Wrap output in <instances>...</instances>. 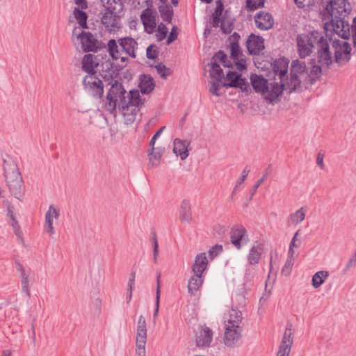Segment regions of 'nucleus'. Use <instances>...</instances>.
<instances>
[{
	"label": "nucleus",
	"mask_w": 356,
	"mask_h": 356,
	"mask_svg": "<svg viewBox=\"0 0 356 356\" xmlns=\"http://www.w3.org/2000/svg\"><path fill=\"white\" fill-rule=\"evenodd\" d=\"M251 85L257 93L270 103L277 102L283 92V88L277 82L268 83V80L261 75L252 74L250 76Z\"/></svg>",
	"instance_id": "f257e3e1"
},
{
	"label": "nucleus",
	"mask_w": 356,
	"mask_h": 356,
	"mask_svg": "<svg viewBox=\"0 0 356 356\" xmlns=\"http://www.w3.org/2000/svg\"><path fill=\"white\" fill-rule=\"evenodd\" d=\"M325 31L327 37L332 38L334 34L343 39L351 37L354 46H356V17L352 24L344 20V18H332L330 22L325 23ZM330 40H332L330 38Z\"/></svg>",
	"instance_id": "f03ea898"
},
{
	"label": "nucleus",
	"mask_w": 356,
	"mask_h": 356,
	"mask_svg": "<svg viewBox=\"0 0 356 356\" xmlns=\"http://www.w3.org/2000/svg\"><path fill=\"white\" fill-rule=\"evenodd\" d=\"M108 84L111 87L106 95V109L108 111H115L116 108L122 110L127 108V92L122 83L117 80L112 79Z\"/></svg>",
	"instance_id": "7ed1b4c3"
},
{
	"label": "nucleus",
	"mask_w": 356,
	"mask_h": 356,
	"mask_svg": "<svg viewBox=\"0 0 356 356\" xmlns=\"http://www.w3.org/2000/svg\"><path fill=\"white\" fill-rule=\"evenodd\" d=\"M231 56L230 59L222 51H218L213 57L215 60H219L225 67L233 68L234 65L240 71L246 68V60L245 56L240 50L237 43L231 44Z\"/></svg>",
	"instance_id": "20e7f679"
},
{
	"label": "nucleus",
	"mask_w": 356,
	"mask_h": 356,
	"mask_svg": "<svg viewBox=\"0 0 356 356\" xmlns=\"http://www.w3.org/2000/svg\"><path fill=\"white\" fill-rule=\"evenodd\" d=\"M222 81L212 80L211 82L210 92L216 96H219L218 92L221 86L223 87H234L240 88L242 91H248L250 89L249 83L245 79L242 78L241 75L234 72H228L224 79L223 83Z\"/></svg>",
	"instance_id": "39448f33"
},
{
	"label": "nucleus",
	"mask_w": 356,
	"mask_h": 356,
	"mask_svg": "<svg viewBox=\"0 0 356 356\" xmlns=\"http://www.w3.org/2000/svg\"><path fill=\"white\" fill-rule=\"evenodd\" d=\"M6 181L11 194L19 199L23 195V181L21 173L15 163L3 166Z\"/></svg>",
	"instance_id": "423d86ee"
},
{
	"label": "nucleus",
	"mask_w": 356,
	"mask_h": 356,
	"mask_svg": "<svg viewBox=\"0 0 356 356\" xmlns=\"http://www.w3.org/2000/svg\"><path fill=\"white\" fill-rule=\"evenodd\" d=\"M322 35L317 31L302 34L297 38V46L299 56L306 58L312 53L315 44H318Z\"/></svg>",
	"instance_id": "0eeeda50"
},
{
	"label": "nucleus",
	"mask_w": 356,
	"mask_h": 356,
	"mask_svg": "<svg viewBox=\"0 0 356 356\" xmlns=\"http://www.w3.org/2000/svg\"><path fill=\"white\" fill-rule=\"evenodd\" d=\"M349 0H330L327 2L325 11L332 18H344L351 11Z\"/></svg>",
	"instance_id": "6e6552de"
},
{
	"label": "nucleus",
	"mask_w": 356,
	"mask_h": 356,
	"mask_svg": "<svg viewBox=\"0 0 356 356\" xmlns=\"http://www.w3.org/2000/svg\"><path fill=\"white\" fill-rule=\"evenodd\" d=\"M83 89L88 95L101 98L104 94L102 81L95 73L87 74L83 79Z\"/></svg>",
	"instance_id": "1a4fd4ad"
},
{
	"label": "nucleus",
	"mask_w": 356,
	"mask_h": 356,
	"mask_svg": "<svg viewBox=\"0 0 356 356\" xmlns=\"http://www.w3.org/2000/svg\"><path fill=\"white\" fill-rule=\"evenodd\" d=\"M106 8L102 17V22L110 32H115L120 29L119 18L115 14V8L112 6L111 1L103 2Z\"/></svg>",
	"instance_id": "9d476101"
},
{
	"label": "nucleus",
	"mask_w": 356,
	"mask_h": 356,
	"mask_svg": "<svg viewBox=\"0 0 356 356\" xmlns=\"http://www.w3.org/2000/svg\"><path fill=\"white\" fill-rule=\"evenodd\" d=\"M332 47L334 50V60L337 64L344 65L350 59L351 47L347 42L334 39Z\"/></svg>",
	"instance_id": "9b49d317"
},
{
	"label": "nucleus",
	"mask_w": 356,
	"mask_h": 356,
	"mask_svg": "<svg viewBox=\"0 0 356 356\" xmlns=\"http://www.w3.org/2000/svg\"><path fill=\"white\" fill-rule=\"evenodd\" d=\"M72 36L76 38L81 44L83 51H93L97 49V40L95 37L90 32H86L79 28H74L72 32Z\"/></svg>",
	"instance_id": "f8f14e48"
},
{
	"label": "nucleus",
	"mask_w": 356,
	"mask_h": 356,
	"mask_svg": "<svg viewBox=\"0 0 356 356\" xmlns=\"http://www.w3.org/2000/svg\"><path fill=\"white\" fill-rule=\"evenodd\" d=\"M243 327L241 325L225 326L223 343L227 347H235L242 339Z\"/></svg>",
	"instance_id": "ddd939ff"
},
{
	"label": "nucleus",
	"mask_w": 356,
	"mask_h": 356,
	"mask_svg": "<svg viewBox=\"0 0 356 356\" xmlns=\"http://www.w3.org/2000/svg\"><path fill=\"white\" fill-rule=\"evenodd\" d=\"M120 49H123L121 53V65L119 67L122 68L126 65V61L129 56L136 57L135 49L137 48V42L131 38H124L118 40Z\"/></svg>",
	"instance_id": "4468645a"
},
{
	"label": "nucleus",
	"mask_w": 356,
	"mask_h": 356,
	"mask_svg": "<svg viewBox=\"0 0 356 356\" xmlns=\"http://www.w3.org/2000/svg\"><path fill=\"white\" fill-rule=\"evenodd\" d=\"M99 116L103 118L108 124V120L112 118L115 122L123 123L125 125H130L136 120V113H99Z\"/></svg>",
	"instance_id": "2eb2a0df"
},
{
	"label": "nucleus",
	"mask_w": 356,
	"mask_h": 356,
	"mask_svg": "<svg viewBox=\"0 0 356 356\" xmlns=\"http://www.w3.org/2000/svg\"><path fill=\"white\" fill-rule=\"evenodd\" d=\"M213 337V330L205 324L201 325L195 334L196 344L199 347H208L211 345Z\"/></svg>",
	"instance_id": "dca6fc26"
},
{
	"label": "nucleus",
	"mask_w": 356,
	"mask_h": 356,
	"mask_svg": "<svg viewBox=\"0 0 356 356\" xmlns=\"http://www.w3.org/2000/svg\"><path fill=\"white\" fill-rule=\"evenodd\" d=\"M157 13L152 8H146L140 15V19L144 26L145 30L148 33L154 31L156 26Z\"/></svg>",
	"instance_id": "f3484780"
},
{
	"label": "nucleus",
	"mask_w": 356,
	"mask_h": 356,
	"mask_svg": "<svg viewBox=\"0 0 356 356\" xmlns=\"http://www.w3.org/2000/svg\"><path fill=\"white\" fill-rule=\"evenodd\" d=\"M230 239L234 247L240 250L248 241L246 229L243 226L233 227L230 232Z\"/></svg>",
	"instance_id": "a211bd4d"
},
{
	"label": "nucleus",
	"mask_w": 356,
	"mask_h": 356,
	"mask_svg": "<svg viewBox=\"0 0 356 356\" xmlns=\"http://www.w3.org/2000/svg\"><path fill=\"white\" fill-rule=\"evenodd\" d=\"M318 46V62L322 66L327 67L332 63V57L330 51L328 43L323 36Z\"/></svg>",
	"instance_id": "6ab92c4d"
},
{
	"label": "nucleus",
	"mask_w": 356,
	"mask_h": 356,
	"mask_svg": "<svg viewBox=\"0 0 356 356\" xmlns=\"http://www.w3.org/2000/svg\"><path fill=\"white\" fill-rule=\"evenodd\" d=\"M264 253V245L261 243H256L249 250L246 255V259L249 266H255L261 259Z\"/></svg>",
	"instance_id": "aec40b11"
},
{
	"label": "nucleus",
	"mask_w": 356,
	"mask_h": 356,
	"mask_svg": "<svg viewBox=\"0 0 356 356\" xmlns=\"http://www.w3.org/2000/svg\"><path fill=\"white\" fill-rule=\"evenodd\" d=\"M254 22L257 28L261 31H266L273 27L274 19L269 13L259 11L254 16Z\"/></svg>",
	"instance_id": "412c9836"
},
{
	"label": "nucleus",
	"mask_w": 356,
	"mask_h": 356,
	"mask_svg": "<svg viewBox=\"0 0 356 356\" xmlns=\"http://www.w3.org/2000/svg\"><path fill=\"white\" fill-rule=\"evenodd\" d=\"M293 342V339L291 330L286 329L276 356H289Z\"/></svg>",
	"instance_id": "4be33fe9"
},
{
	"label": "nucleus",
	"mask_w": 356,
	"mask_h": 356,
	"mask_svg": "<svg viewBox=\"0 0 356 356\" xmlns=\"http://www.w3.org/2000/svg\"><path fill=\"white\" fill-rule=\"evenodd\" d=\"M60 216L59 210L53 205H50L45 213L44 230L50 235L55 234V229L53 226L54 219H58Z\"/></svg>",
	"instance_id": "5701e85b"
},
{
	"label": "nucleus",
	"mask_w": 356,
	"mask_h": 356,
	"mask_svg": "<svg viewBox=\"0 0 356 356\" xmlns=\"http://www.w3.org/2000/svg\"><path fill=\"white\" fill-rule=\"evenodd\" d=\"M289 60L284 58H280L275 60L272 64V69L276 76H278L280 81L285 79L288 72Z\"/></svg>",
	"instance_id": "b1692460"
},
{
	"label": "nucleus",
	"mask_w": 356,
	"mask_h": 356,
	"mask_svg": "<svg viewBox=\"0 0 356 356\" xmlns=\"http://www.w3.org/2000/svg\"><path fill=\"white\" fill-rule=\"evenodd\" d=\"M247 48L250 54H259L264 48V40L260 36L251 34L247 40Z\"/></svg>",
	"instance_id": "393cba45"
},
{
	"label": "nucleus",
	"mask_w": 356,
	"mask_h": 356,
	"mask_svg": "<svg viewBox=\"0 0 356 356\" xmlns=\"http://www.w3.org/2000/svg\"><path fill=\"white\" fill-rule=\"evenodd\" d=\"M15 265L17 271L19 273L22 291L29 297L31 296L29 273L26 271L24 267L19 261H15Z\"/></svg>",
	"instance_id": "a878e982"
},
{
	"label": "nucleus",
	"mask_w": 356,
	"mask_h": 356,
	"mask_svg": "<svg viewBox=\"0 0 356 356\" xmlns=\"http://www.w3.org/2000/svg\"><path fill=\"white\" fill-rule=\"evenodd\" d=\"M191 141L175 138L174 140L173 152L179 156L181 160H185L188 156V147Z\"/></svg>",
	"instance_id": "bb28decb"
},
{
	"label": "nucleus",
	"mask_w": 356,
	"mask_h": 356,
	"mask_svg": "<svg viewBox=\"0 0 356 356\" xmlns=\"http://www.w3.org/2000/svg\"><path fill=\"white\" fill-rule=\"evenodd\" d=\"M138 87L143 94H149L155 87V81L149 74H142L138 79Z\"/></svg>",
	"instance_id": "cd10ccee"
},
{
	"label": "nucleus",
	"mask_w": 356,
	"mask_h": 356,
	"mask_svg": "<svg viewBox=\"0 0 356 356\" xmlns=\"http://www.w3.org/2000/svg\"><path fill=\"white\" fill-rule=\"evenodd\" d=\"M179 218L181 222L190 223L192 221L191 207L188 200H184L181 202Z\"/></svg>",
	"instance_id": "c85d7f7f"
},
{
	"label": "nucleus",
	"mask_w": 356,
	"mask_h": 356,
	"mask_svg": "<svg viewBox=\"0 0 356 356\" xmlns=\"http://www.w3.org/2000/svg\"><path fill=\"white\" fill-rule=\"evenodd\" d=\"M208 262L206 253L203 252L197 254L193 266V272L198 275H202L207 268Z\"/></svg>",
	"instance_id": "c756f323"
},
{
	"label": "nucleus",
	"mask_w": 356,
	"mask_h": 356,
	"mask_svg": "<svg viewBox=\"0 0 356 356\" xmlns=\"http://www.w3.org/2000/svg\"><path fill=\"white\" fill-rule=\"evenodd\" d=\"M98 63L97 58L92 54H86L82 60V69L90 74V73L96 74L95 68L97 67Z\"/></svg>",
	"instance_id": "7c9ffc66"
},
{
	"label": "nucleus",
	"mask_w": 356,
	"mask_h": 356,
	"mask_svg": "<svg viewBox=\"0 0 356 356\" xmlns=\"http://www.w3.org/2000/svg\"><path fill=\"white\" fill-rule=\"evenodd\" d=\"M242 319L243 317L241 312L235 309H232L228 312L227 315L225 317L224 325H241Z\"/></svg>",
	"instance_id": "2f4dec72"
},
{
	"label": "nucleus",
	"mask_w": 356,
	"mask_h": 356,
	"mask_svg": "<svg viewBox=\"0 0 356 356\" xmlns=\"http://www.w3.org/2000/svg\"><path fill=\"white\" fill-rule=\"evenodd\" d=\"M284 80L283 81H280L279 83V85L282 87L283 91L286 90L289 92H292L298 90L300 88L301 81L298 76L291 74L290 79L286 83H284Z\"/></svg>",
	"instance_id": "473e14b6"
},
{
	"label": "nucleus",
	"mask_w": 356,
	"mask_h": 356,
	"mask_svg": "<svg viewBox=\"0 0 356 356\" xmlns=\"http://www.w3.org/2000/svg\"><path fill=\"white\" fill-rule=\"evenodd\" d=\"M127 108L129 106H134L140 109L144 104V99H142L140 92L137 90H130L127 96Z\"/></svg>",
	"instance_id": "72a5a7b5"
},
{
	"label": "nucleus",
	"mask_w": 356,
	"mask_h": 356,
	"mask_svg": "<svg viewBox=\"0 0 356 356\" xmlns=\"http://www.w3.org/2000/svg\"><path fill=\"white\" fill-rule=\"evenodd\" d=\"M108 49L110 56L117 62V65H121V53L123 52V49H120V44L118 45L115 40H110L108 42Z\"/></svg>",
	"instance_id": "f704fd0d"
},
{
	"label": "nucleus",
	"mask_w": 356,
	"mask_h": 356,
	"mask_svg": "<svg viewBox=\"0 0 356 356\" xmlns=\"http://www.w3.org/2000/svg\"><path fill=\"white\" fill-rule=\"evenodd\" d=\"M202 275L194 273L193 276L190 278L188 283V291L191 295H195L202 285L203 278Z\"/></svg>",
	"instance_id": "c9c22d12"
},
{
	"label": "nucleus",
	"mask_w": 356,
	"mask_h": 356,
	"mask_svg": "<svg viewBox=\"0 0 356 356\" xmlns=\"http://www.w3.org/2000/svg\"><path fill=\"white\" fill-rule=\"evenodd\" d=\"M161 273H158L156 276V300H155V309L153 314V323H156V318L159 315V303L161 296Z\"/></svg>",
	"instance_id": "e433bc0d"
},
{
	"label": "nucleus",
	"mask_w": 356,
	"mask_h": 356,
	"mask_svg": "<svg viewBox=\"0 0 356 356\" xmlns=\"http://www.w3.org/2000/svg\"><path fill=\"white\" fill-rule=\"evenodd\" d=\"M136 331V340H147L146 321L143 315L138 318Z\"/></svg>",
	"instance_id": "4c0bfd02"
},
{
	"label": "nucleus",
	"mask_w": 356,
	"mask_h": 356,
	"mask_svg": "<svg viewBox=\"0 0 356 356\" xmlns=\"http://www.w3.org/2000/svg\"><path fill=\"white\" fill-rule=\"evenodd\" d=\"M329 276V272L327 270H320L316 272L312 280V284L314 288H319L325 282V279Z\"/></svg>",
	"instance_id": "58836bf2"
},
{
	"label": "nucleus",
	"mask_w": 356,
	"mask_h": 356,
	"mask_svg": "<svg viewBox=\"0 0 356 356\" xmlns=\"http://www.w3.org/2000/svg\"><path fill=\"white\" fill-rule=\"evenodd\" d=\"M305 218V212L303 207L300 208L296 212L290 214L288 217V223L289 225H298L302 222Z\"/></svg>",
	"instance_id": "ea45409f"
},
{
	"label": "nucleus",
	"mask_w": 356,
	"mask_h": 356,
	"mask_svg": "<svg viewBox=\"0 0 356 356\" xmlns=\"http://www.w3.org/2000/svg\"><path fill=\"white\" fill-rule=\"evenodd\" d=\"M149 163L151 168L157 167L160 163L161 154L159 152H156L154 147H150L148 151Z\"/></svg>",
	"instance_id": "a19ab883"
},
{
	"label": "nucleus",
	"mask_w": 356,
	"mask_h": 356,
	"mask_svg": "<svg viewBox=\"0 0 356 356\" xmlns=\"http://www.w3.org/2000/svg\"><path fill=\"white\" fill-rule=\"evenodd\" d=\"M223 11V5L220 1L217 2V6L215 12L212 15V26L213 27H218L221 24L222 13Z\"/></svg>",
	"instance_id": "79ce46f5"
},
{
	"label": "nucleus",
	"mask_w": 356,
	"mask_h": 356,
	"mask_svg": "<svg viewBox=\"0 0 356 356\" xmlns=\"http://www.w3.org/2000/svg\"><path fill=\"white\" fill-rule=\"evenodd\" d=\"M306 69L307 67L305 63L295 60L291 63V74L300 77V75L303 74L306 71Z\"/></svg>",
	"instance_id": "37998d69"
},
{
	"label": "nucleus",
	"mask_w": 356,
	"mask_h": 356,
	"mask_svg": "<svg viewBox=\"0 0 356 356\" xmlns=\"http://www.w3.org/2000/svg\"><path fill=\"white\" fill-rule=\"evenodd\" d=\"M210 76L212 80L222 81V70L219 64L213 62L211 65Z\"/></svg>",
	"instance_id": "c03bdc74"
},
{
	"label": "nucleus",
	"mask_w": 356,
	"mask_h": 356,
	"mask_svg": "<svg viewBox=\"0 0 356 356\" xmlns=\"http://www.w3.org/2000/svg\"><path fill=\"white\" fill-rule=\"evenodd\" d=\"M73 15L80 26L82 28L87 27V15L85 12L79 8H74Z\"/></svg>",
	"instance_id": "a18cd8bd"
},
{
	"label": "nucleus",
	"mask_w": 356,
	"mask_h": 356,
	"mask_svg": "<svg viewBox=\"0 0 356 356\" xmlns=\"http://www.w3.org/2000/svg\"><path fill=\"white\" fill-rule=\"evenodd\" d=\"M233 19L230 17L224 15L222 17L220 24V29L225 34L230 33L233 29Z\"/></svg>",
	"instance_id": "49530a36"
},
{
	"label": "nucleus",
	"mask_w": 356,
	"mask_h": 356,
	"mask_svg": "<svg viewBox=\"0 0 356 356\" xmlns=\"http://www.w3.org/2000/svg\"><path fill=\"white\" fill-rule=\"evenodd\" d=\"M270 172H271V169H270V165L266 170L265 173L263 175V177L260 179H259L256 182V184L254 185V186L252 187V192H251V194H250V200H251L252 198V197L254 196V195L255 192L257 191V190L258 189V188L261 186V184H262L264 183V181L267 178V177L270 173Z\"/></svg>",
	"instance_id": "de8ad7c7"
},
{
	"label": "nucleus",
	"mask_w": 356,
	"mask_h": 356,
	"mask_svg": "<svg viewBox=\"0 0 356 356\" xmlns=\"http://www.w3.org/2000/svg\"><path fill=\"white\" fill-rule=\"evenodd\" d=\"M157 73L163 79H166L172 74V71L170 68L167 67L163 63H159L155 66Z\"/></svg>",
	"instance_id": "09e8293b"
},
{
	"label": "nucleus",
	"mask_w": 356,
	"mask_h": 356,
	"mask_svg": "<svg viewBox=\"0 0 356 356\" xmlns=\"http://www.w3.org/2000/svg\"><path fill=\"white\" fill-rule=\"evenodd\" d=\"M256 274L257 272L254 267L247 264L244 273V280L246 282H250L255 277Z\"/></svg>",
	"instance_id": "8fccbe9b"
},
{
	"label": "nucleus",
	"mask_w": 356,
	"mask_h": 356,
	"mask_svg": "<svg viewBox=\"0 0 356 356\" xmlns=\"http://www.w3.org/2000/svg\"><path fill=\"white\" fill-rule=\"evenodd\" d=\"M147 340H136V353L138 356H145V344Z\"/></svg>",
	"instance_id": "3c124183"
},
{
	"label": "nucleus",
	"mask_w": 356,
	"mask_h": 356,
	"mask_svg": "<svg viewBox=\"0 0 356 356\" xmlns=\"http://www.w3.org/2000/svg\"><path fill=\"white\" fill-rule=\"evenodd\" d=\"M168 32V29L167 26L163 24H160L158 26L157 33L156 34V37L159 41L163 40L167 35Z\"/></svg>",
	"instance_id": "603ef678"
},
{
	"label": "nucleus",
	"mask_w": 356,
	"mask_h": 356,
	"mask_svg": "<svg viewBox=\"0 0 356 356\" xmlns=\"http://www.w3.org/2000/svg\"><path fill=\"white\" fill-rule=\"evenodd\" d=\"M264 0H247V8L251 10H256L259 8L263 7L264 5Z\"/></svg>",
	"instance_id": "864d4df0"
},
{
	"label": "nucleus",
	"mask_w": 356,
	"mask_h": 356,
	"mask_svg": "<svg viewBox=\"0 0 356 356\" xmlns=\"http://www.w3.org/2000/svg\"><path fill=\"white\" fill-rule=\"evenodd\" d=\"M250 168L248 166H246L242 171V173H241V176L240 177V179L237 181L234 188V190H233V194H234L236 191H237V188L238 187L239 185H241L242 183H243L247 177V176L248 175L249 172H250Z\"/></svg>",
	"instance_id": "5fc2aeb1"
},
{
	"label": "nucleus",
	"mask_w": 356,
	"mask_h": 356,
	"mask_svg": "<svg viewBox=\"0 0 356 356\" xmlns=\"http://www.w3.org/2000/svg\"><path fill=\"white\" fill-rule=\"evenodd\" d=\"M222 246L221 245H215L209 250V255L211 259H213L220 252H222Z\"/></svg>",
	"instance_id": "6e6d98bb"
},
{
	"label": "nucleus",
	"mask_w": 356,
	"mask_h": 356,
	"mask_svg": "<svg viewBox=\"0 0 356 356\" xmlns=\"http://www.w3.org/2000/svg\"><path fill=\"white\" fill-rule=\"evenodd\" d=\"M293 264L294 260H291V259H287L284 266L282 268V273L285 275H289L291 273Z\"/></svg>",
	"instance_id": "4d7b16f0"
},
{
	"label": "nucleus",
	"mask_w": 356,
	"mask_h": 356,
	"mask_svg": "<svg viewBox=\"0 0 356 356\" xmlns=\"http://www.w3.org/2000/svg\"><path fill=\"white\" fill-rule=\"evenodd\" d=\"M152 244H153V257H154V262H157V257L159 254V243L157 241L156 236V234H154L152 238Z\"/></svg>",
	"instance_id": "13d9d810"
},
{
	"label": "nucleus",
	"mask_w": 356,
	"mask_h": 356,
	"mask_svg": "<svg viewBox=\"0 0 356 356\" xmlns=\"http://www.w3.org/2000/svg\"><path fill=\"white\" fill-rule=\"evenodd\" d=\"M157 56L156 47L149 45L147 49V57L149 59H154Z\"/></svg>",
	"instance_id": "bf43d9fd"
},
{
	"label": "nucleus",
	"mask_w": 356,
	"mask_h": 356,
	"mask_svg": "<svg viewBox=\"0 0 356 356\" xmlns=\"http://www.w3.org/2000/svg\"><path fill=\"white\" fill-rule=\"evenodd\" d=\"M11 225L13 228L14 232L16 234V236L19 238L21 237V232L19 229V226L18 225V222L13 215H12V223Z\"/></svg>",
	"instance_id": "052dcab7"
},
{
	"label": "nucleus",
	"mask_w": 356,
	"mask_h": 356,
	"mask_svg": "<svg viewBox=\"0 0 356 356\" xmlns=\"http://www.w3.org/2000/svg\"><path fill=\"white\" fill-rule=\"evenodd\" d=\"M165 129V127L163 126L162 127H161L156 132V134L153 136V137L152 138V139L150 140V142H149V146L150 147H154V145H155V143H156V140L161 136V134H162V132L163 131V130Z\"/></svg>",
	"instance_id": "680f3d73"
},
{
	"label": "nucleus",
	"mask_w": 356,
	"mask_h": 356,
	"mask_svg": "<svg viewBox=\"0 0 356 356\" xmlns=\"http://www.w3.org/2000/svg\"><path fill=\"white\" fill-rule=\"evenodd\" d=\"M300 234V230H298L293 235L291 241L290 243L289 246L298 248L300 245V243L298 242V236Z\"/></svg>",
	"instance_id": "e2e57ef3"
},
{
	"label": "nucleus",
	"mask_w": 356,
	"mask_h": 356,
	"mask_svg": "<svg viewBox=\"0 0 356 356\" xmlns=\"http://www.w3.org/2000/svg\"><path fill=\"white\" fill-rule=\"evenodd\" d=\"M177 28L175 26H173V28L172 29V30L170 31V35L168 38L167 44H170L171 42L175 41L177 39Z\"/></svg>",
	"instance_id": "0e129e2a"
},
{
	"label": "nucleus",
	"mask_w": 356,
	"mask_h": 356,
	"mask_svg": "<svg viewBox=\"0 0 356 356\" xmlns=\"http://www.w3.org/2000/svg\"><path fill=\"white\" fill-rule=\"evenodd\" d=\"M109 134H110V142L111 144H115L118 142V137L116 136L117 131L114 128H111L109 129Z\"/></svg>",
	"instance_id": "69168bd1"
},
{
	"label": "nucleus",
	"mask_w": 356,
	"mask_h": 356,
	"mask_svg": "<svg viewBox=\"0 0 356 356\" xmlns=\"http://www.w3.org/2000/svg\"><path fill=\"white\" fill-rule=\"evenodd\" d=\"M355 266H356V259L351 256L345 266L344 271L346 272V271L349 270L350 268H353Z\"/></svg>",
	"instance_id": "338daca9"
},
{
	"label": "nucleus",
	"mask_w": 356,
	"mask_h": 356,
	"mask_svg": "<svg viewBox=\"0 0 356 356\" xmlns=\"http://www.w3.org/2000/svg\"><path fill=\"white\" fill-rule=\"evenodd\" d=\"M323 159H324V155L322 153L319 152L317 154L316 163L321 170H323L325 168Z\"/></svg>",
	"instance_id": "774afa93"
}]
</instances>
